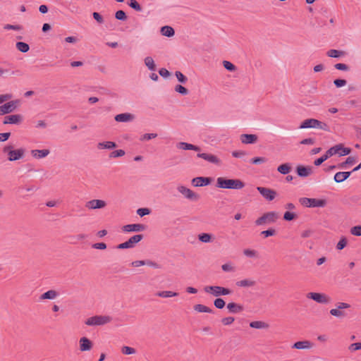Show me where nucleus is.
Returning <instances> with one entry per match:
<instances>
[{"label":"nucleus","mask_w":361,"mask_h":361,"mask_svg":"<svg viewBox=\"0 0 361 361\" xmlns=\"http://www.w3.org/2000/svg\"><path fill=\"white\" fill-rule=\"evenodd\" d=\"M3 153L9 161H16L23 159L25 156L26 150L23 147L15 148L11 144L5 145L2 149Z\"/></svg>","instance_id":"1"},{"label":"nucleus","mask_w":361,"mask_h":361,"mask_svg":"<svg viewBox=\"0 0 361 361\" xmlns=\"http://www.w3.org/2000/svg\"><path fill=\"white\" fill-rule=\"evenodd\" d=\"M216 187L221 189L240 190L245 187V183L237 178L230 179L225 177H218Z\"/></svg>","instance_id":"2"},{"label":"nucleus","mask_w":361,"mask_h":361,"mask_svg":"<svg viewBox=\"0 0 361 361\" xmlns=\"http://www.w3.org/2000/svg\"><path fill=\"white\" fill-rule=\"evenodd\" d=\"M300 129L306 128H315L322 130L324 131L329 132L330 128L329 125L325 123L320 121L316 118H307L304 120L300 125Z\"/></svg>","instance_id":"3"},{"label":"nucleus","mask_w":361,"mask_h":361,"mask_svg":"<svg viewBox=\"0 0 361 361\" xmlns=\"http://www.w3.org/2000/svg\"><path fill=\"white\" fill-rule=\"evenodd\" d=\"M203 290L205 293L216 298L232 293L231 289L220 286H205Z\"/></svg>","instance_id":"4"},{"label":"nucleus","mask_w":361,"mask_h":361,"mask_svg":"<svg viewBox=\"0 0 361 361\" xmlns=\"http://www.w3.org/2000/svg\"><path fill=\"white\" fill-rule=\"evenodd\" d=\"M279 219V214L276 212H269L263 214L260 217L257 218L255 224L256 226H262L264 224H273Z\"/></svg>","instance_id":"5"},{"label":"nucleus","mask_w":361,"mask_h":361,"mask_svg":"<svg viewBox=\"0 0 361 361\" xmlns=\"http://www.w3.org/2000/svg\"><path fill=\"white\" fill-rule=\"evenodd\" d=\"M299 202L306 207H324L326 205V200L324 199L301 197Z\"/></svg>","instance_id":"6"},{"label":"nucleus","mask_w":361,"mask_h":361,"mask_svg":"<svg viewBox=\"0 0 361 361\" xmlns=\"http://www.w3.org/2000/svg\"><path fill=\"white\" fill-rule=\"evenodd\" d=\"M111 320V317L109 315H97L88 318L85 321V324L87 326H100L109 324Z\"/></svg>","instance_id":"7"},{"label":"nucleus","mask_w":361,"mask_h":361,"mask_svg":"<svg viewBox=\"0 0 361 361\" xmlns=\"http://www.w3.org/2000/svg\"><path fill=\"white\" fill-rule=\"evenodd\" d=\"M177 190L183 197L190 201L196 202L200 198V195L183 185H178Z\"/></svg>","instance_id":"8"},{"label":"nucleus","mask_w":361,"mask_h":361,"mask_svg":"<svg viewBox=\"0 0 361 361\" xmlns=\"http://www.w3.org/2000/svg\"><path fill=\"white\" fill-rule=\"evenodd\" d=\"M306 296L308 299L322 305L329 304L332 300L329 295L324 293L310 292Z\"/></svg>","instance_id":"9"},{"label":"nucleus","mask_w":361,"mask_h":361,"mask_svg":"<svg viewBox=\"0 0 361 361\" xmlns=\"http://www.w3.org/2000/svg\"><path fill=\"white\" fill-rule=\"evenodd\" d=\"M143 238L142 234H137L131 236L127 241L118 245V249H130L140 243Z\"/></svg>","instance_id":"10"},{"label":"nucleus","mask_w":361,"mask_h":361,"mask_svg":"<svg viewBox=\"0 0 361 361\" xmlns=\"http://www.w3.org/2000/svg\"><path fill=\"white\" fill-rule=\"evenodd\" d=\"M198 152L199 153L197 154L198 158L202 159L204 161L216 166L221 165L222 161L217 155L208 152Z\"/></svg>","instance_id":"11"},{"label":"nucleus","mask_w":361,"mask_h":361,"mask_svg":"<svg viewBox=\"0 0 361 361\" xmlns=\"http://www.w3.org/2000/svg\"><path fill=\"white\" fill-rule=\"evenodd\" d=\"M106 201L99 199H94L85 202V207L89 210L101 209L106 207Z\"/></svg>","instance_id":"12"},{"label":"nucleus","mask_w":361,"mask_h":361,"mask_svg":"<svg viewBox=\"0 0 361 361\" xmlns=\"http://www.w3.org/2000/svg\"><path fill=\"white\" fill-rule=\"evenodd\" d=\"M30 153L33 159L40 160L47 158L50 154L51 151L48 148L32 149Z\"/></svg>","instance_id":"13"},{"label":"nucleus","mask_w":361,"mask_h":361,"mask_svg":"<svg viewBox=\"0 0 361 361\" xmlns=\"http://www.w3.org/2000/svg\"><path fill=\"white\" fill-rule=\"evenodd\" d=\"M19 104V100H13L1 105L0 106V116L13 111Z\"/></svg>","instance_id":"14"},{"label":"nucleus","mask_w":361,"mask_h":361,"mask_svg":"<svg viewBox=\"0 0 361 361\" xmlns=\"http://www.w3.org/2000/svg\"><path fill=\"white\" fill-rule=\"evenodd\" d=\"M147 226L142 224H132L122 226L121 230L124 233L142 232L145 231Z\"/></svg>","instance_id":"15"},{"label":"nucleus","mask_w":361,"mask_h":361,"mask_svg":"<svg viewBox=\"0 0 361 361\" xmlns=\"http://www.w3.org/2000/svg\"><path fill=\"white\" fill-rule=\"evenodd\" d=\"M257 190L262 197L268 201H272L277 195V192L274 190L268 188L257 187Z\"/></svg>","instance_id":"16"},{"label":"nucleus","mask_w":361,"mask_h":361,"mask_svg":"<svg viewBox=\"0 0 361 361\" xmlns=\"http://www.w3.org/2000/svg\"><path fill=\"white\" fill-rule=\"evenodd\" d=\"M296 172L300 177L306 178L313 173V167L311 166L298 165L296 167Z\"/></svg>","instance_id":"17"},{"label":"nucleus","mask_w":361,"mask_h":361,"mask_svg":"<svg viewBox=\"0 0 361 361\" xmlns=\"http://www.w3.org/2000/svg\"><path fill=\"white\" fill-rule=\"evenodd\" d=\"M93 347L92 342L87 337H82L79 340V350L81 352L90 351Z\"/></svg>","instance_id":"18"},{"label":"nucleus","mask_w":361,"mask_h":361,"mask_svg":"<svg viewBox=\"0 0 361 361\" xmlns=\"http://www.w3.org/2000/svg\"><path fill=\"white\" fill-rule=\"evenodd\" d=\"M212 179L208 177H196L192 180V184L195 187H202L211 183Z\"/></svg>","instance_id":"19"},{"label":"nucleus","mask_w":361,"mask_h":361,"mask_svg":"<svg viewBox=\"0 0 361 361\" xmlns=\"http://www.w3.org/2000/svg\"><path fill=\"white\" fill-rule=\"evenodd\" d=\"M23 121V116L20 114H13L4 118V124H20Z\"/></svg>","instance_id":"20"},{"label":"nucleus","mask_w":361,"mask_h":361,"mask_svg":"<svg viewBox=\"0 0 361 361\" xmlns=\"http://www.w3.org/2000/svg\"><path fill=\"white\" fill-rule=\"evenodd\" d=\"M240 140L243 144H254L258 140V137L255 134H242L240 136Z\"/></svg>","instance_id":"21"},{"label":"nucleus","mask_w":361,"mask_h":361,"mask_svg":"<svg viewBox=\"0 0 361 361\" xmlns=\"http://www.w3.org/2000/svg\"><path fill=\"white\" fill-rule=\"evenodd\" d=\"M114 119L117 122L126 123L131 122L135 119V116L130 113H123L117 114Z\"/></svg>","instance_id":"22"},{"label":"nucleus","mask_w":361,"mask_h":361,"mask_svg":"<svg viewBox=\"0 0 361 361\" xmlns=\"http://www.w3.org/2000/svg\"><path fill=\"white\" fill-rule=\"evenodd\" d=\"M314 344L311 341L305 340L295 342L292 348L298 350H307L312 348Z\"/></svg>","instance_id":"23"},{"label":"nucleus","mask_w":361,"mask_h":361,"mask_svg":"<svg viewBox=\"0 0 361 361\" xmlns=\"http://www.w3.org/2000/svg\"><path fill=\"white\" fill-rule=\"evenodd\" d=\"M176 147L178 149L182 150H194L196 152H200V147L185 142H180L177 143Z\"/></svg>","instance_id":"24"},{"label":"nucleus","mask_w":361,"mask_h":361,"mask_svg":"<svg viewBox=\"0 0 361 361\" xmlns=\"http://www.w3.org/2000/svg\"><path fill=\"white\" fill-rule=\"evenodd\" d=\"M256 285V281L252 279H244L236 282V286L240 288H251Z\"/></svg>","instance_id":"25"},{"label":"nucleus","mask_w":361,"mask_h":361,"mask_svg":"<svg viewBox=\"0 0 361 361\" xmlns=\"http://www.w3.org/2000/svg\"><path fill=\"white\" fill-rule=\"evenodd\" d=\"M116 143L112 141L99 142L97 145L98 149H112L116 147Z\"/></svg>","instance_id":"26"},{"label":"nucleus","mask_w":361,"mask_h":361,"mask_svg":"<svg viewBox=\"0 0 361 361\" xmlns=\"http://www.w3.org/2000/svg\"><path fill=\"white\" fill-rule=\"evenodd\" d=\"M351 172L350 171H345V172H338L334 175V180L335 182L339 183H342L346 179L349 178L350 176Z\"/></svg>","instance_id":"27"},{"label":"nucleus","mask_w":361,"mask_h":361,"mask_svg":"<svg viewBox=\"0 0 361 361\" xmlns=\"http://www.w3.org/2000/svg\"><path fill=\"white\" fill-rule=\"evenodd\" d=\"M59 295V293L55 290H49L43 294H42L39 297L41 300H54Z\"/></svg>","instance_id":"28"},{"label":"nucleus","mask_w":361,"mask_h":361,"mask_svg":"<svg viewBox=\"0 0 361 361\" xmlns=\"http://www.w3.org/2000/svg\"><path fill=\"white\" fill-rule=\"evenodd\" d=\"M337 154L339 156L348 155L351 152V149L345 147L343 144H338L334 145Z\"/></svg>","instance_id":"29"},{"label":"nucleus","mask_w":361,"mask_h":361,"mask_svg":"<svg viewBox=\"0 0 361 361\" xmlns=\"http://www.w3.org/2000/svg\"><path fill=\"white\" fill-rule=\"evenodd\" d=\"M226 307L228 311L231 313H238L243 310V307L241 305L233 302L228 303Z\"/></svg>","instance_id":"30"},{"label":"nucleus","mask_w":361,"mask_h":361,"mask_svg":"<svg viewBox=\"0 0 361 361\" xmlns=\"http://www.w3.org/2000/svg\"><path fill=\"white\" fill-rule=\"evenodd\" d=\"M144 265H148V266H150V267H155L157 268V265L156 263L152 262V261H144V260H136V261H134L131 263V266L133 267H142V266H144Z\"/></svg>","instance_id":"31"},{"label":"nucleus","mask_w":361,"mask_h":361,"mask_svg":"<svg viewBox=\"0 0 361 361\" xmlns=\"http://www.w3.org/2000/svg\"><path fill=\"white\" fill-rule=\"evenodd\" d=\"M250 326L253 329H266L269 328V324L262 321H254L250 323Z\"/></svg>","instance_id":"32"},{"label":"nucleus","mask_w":361,"mask_h":361,"mask_svg":"<svg viewBox=\"0 0 361 361\" xmlns=\"http://www.w3.org/2000/svg\"><path fill=\"white\" fill-rule=\"evenodd\" d=\"M144 63L149 71H154L156 70V64L152 57L146 56L144 59Z\"/></svg>","instance_id":"33"},{"label":"nucleus","mask_w":361,"mask_h":361,"mask_svg":"<svg viewBox=\"0 0 361 361\" xmlns=\"http://www.w3.org/2000/svg\"><path fill=\"white\" fill-rule=\"evenodd\" d=\"M160 32L162 35L168 37H171L175 34V31H174L173 28L172 27L168 26V25L163 26L161 28Z\"/></svg>","instance_id":"34"},{"label":"nucleus","mask_w":361,"mask_h":361,"mask_svg":"<svg viewBox=\"0 0 361 361\" xmlns=\"http://www.w3.org/2000/svg\"><path fill=\"white\" fill-rule=\"evenodd\" d=\"M158 297L162 298H172V297H176L178 295V293L176 292H173L171 290H163L157 292L156 294Z\"/></svg>","instance_id":"35"},{"label":"nucleus","mask_w":361,"mask_h":361,"mask_svg":"<svg viewBox=\"0 0 361 361\" xmlns=\"http://www.w3.org/2000/svg\"><path fill=\"white\" fill-rule=\"evenodd\" d=\"M193 308L197 312L212 313L213 312L211 308L202 304H197L194 305Z\"/></svg>","instance_id":"36"},{"label":"nucleus","mask_w":361,"mask_h":361,"mask_svg":"<svg viewBox=\"0 0 361 361\" xmlns=\"http://www.w3.org/2000/svg\"><path fill=\"white\" fill-rule=\"evenodd\" d=\"M243 255L247 257L256 259L259 257L257 251L253 249L246 248L243 250Z\"/></svg>","instance_id":"37"},{"label":"nucleus","mask_w":361,"mask_h":361,"mask_svg":"<svg viewBox=\"0 0 361 361\" xmlns=\"http://www.w3.org/2000/svg\"><path fill=\"white\" fill-rule=\"evenodd\" d=\"M221 269L224 272L232 273L235 272L236 267L231 262H226L221 265Z\"/></svg>","instance_id":"38"},{"label":"nucleus","mask_w":361,"mask_h":361,"mask_svg":"<svg viewBox=\"0 0 361 361\" xmlns=\"http://www.w3.org/2000/svg\"><path fill=\"white\" fill-rule=\"evenodd\" d=\"M198 239L202 243H208L212 241V235L207 233H202L198 235Z\"/></svg>","instance_id":"39"},{"label":"nucleus","mask_w":361,"mask_h":361,"mask_svg":"<svg viewBox=\"0 0 361 361\" xmlns=\"http://www.w3.org/2000/svg\"><path fill=\"white\" fill-rule=\"evenodd\" d=\"M277 171L283 175L288 174L291 171V167L289 164H283L278 166Z\"/></svg>","instance_id":"40"},{"label":"nucleus","mask_w":361,"mask_h":361,"mask_svg":"<svg viewBox=\"0 0 361 361\" xmlns=\"http://www.w3.org/2000/svg\"><path fill=\"white\" fill-rule=\"evenodd\" d=\"M356 159L355 157H348L345 161L341 163L338 165V169H345L347 167V165H353L355 163Z\"/></svg>","instance_id":"41"},{"label":"nucleus","mask_w":361,"mask_h":361,"mask_svg":"<svg viewBox=\"0 0 361 361\" xmlns=\"http://www.w3.org/2000/svg\"><path fill=\"white\" fill-rule=\"evenodd\" d=\"M16 49L22 52V53H26L29 51L30 49V47L29 45L25 43V42H18L16 44Z\"/></svg>","instance_id":"42"},{"label":"nucleus","mask_w":361,"mask_h":361,"mask_svg":"<svg viewBox=\"0 0 361 361\" xmlns=\"http://www.w3.org/2000/svg\"><path fill=\"white\" fill-rule=\"evenodd\" d=\"M326 55L331 58H339L344 55V52L336 49H329L326 52Z\"/></svg>","instance_id":"43"},{"label":"nucleus","mask_w":361,"mask_h":361,"mask_svg":"<svg viewBox=\"0 0 361 361\" xmlns=\"http://www.w3.org/2000/svg\"><path fill=\"white\" fill-rule=\"evenodd\" d=\"M329 313L331 316L338 318L345 317V313L338 307L330 310Z\"/></svg>","instance_id":"44"},{"label":"nucleus","mask_w":361,"mask_h":361,"mask_svg":"<svg viewBox=\"0 0 361 361\" xmlns=\"http://www.w3.org/2000/svg\"><path fill=\"white\" fill-rule=\"evenodd\" d=\"M121 353L123 354V355H133V354H135L136 353V350L135 348H132V347H129V346H123L121 348Z\"/></svg>","instance_id":"45"},{"label":"nucleus","mask_w":361,"mask_h":361,"mask_svg":"<svg viewBox=\"0 0 361 361\" xmlns=\"http://www.w3.org/2000/svg\"><path fill=\"white\" fill-rule=\"evenodd\" d=\"M174 90L182 95H187L188 94V89L182 86L181 85H176L174 87Z\"/></svg>","instance_id":"46"},{"label":"nucleus","mask_w":361,"mask_h":361,"mask_svg":"<svg viewBox=\"0 0 361 361\" xmlns=\"http://www.w3.org/2000/svg\"><path fill=\"white\" fill-rule=\"evenodd\" d=\"M125 154H126V152L124 150L117 149V150L113 151L112 152L110 153L109 158L121 157H123L125 155Z\"/></svg>","instance_id":"47"},{"label":"nucleus","mask_w":361,"mask_h":361,"mask_svg":"<svg viewBox=\"0 0 361 361\" xmlns=\"http://www.w3.org/2000/svg\"><path fill=\"white\" fill-rule=\"evenodd\" d=\"M3 28L5 30H16V31H20L23 29L22 26L20 25H11V24L4 25Z\"/></svg>","instance_id":"48"},{"label":"nucleus","mask_w":361,"mask_h":361,"mask_svg":"<svg viewBox=\"0 0 361 361\" xmlns=\"http://www.w3.org/2000/svg\"><path fill=\"white\" fill-rule=\"evenodd\" d=\"M297 218V214L293 212H290L289 211H287L283 214V219L286 221H292Z\"/></svg>","instance_id":"49"},{"label":"nucleus","mask_w":361,"mask_h":361,"mask_svg":"<svg viewBox=\"0 0 361 361\" xmlns=\"http://www.w3.org/2000/svg\"><path fill=\"white\" fill-rule=\"evenodd\" d=\"M214 305L217 309H222L224 307L226 302L222 298H217L214 300Z\"/></svg>","instance_id":"50"},{"label":"nucleus","mask_w":361,"mask_h":361,"mask_svg":"<svg viewBox=\"0 0 361 361\" xmlns=\"http://www.w3.org/2000/svg\"><path fill=\"white\" fill-rule=\"evenodd\" d=\"M175 75L178 81L181 83H185L188 80L187 77L184 75L180 71H176Z\"/></svg>","instance_id":"51"},{"label":"nucleus","mask_w":361,"mask_h":361,"mask_svg":"<svg viewBox=\"0 0 361 361\" xmlns=\"http://www.w3.org/2000/svg\"><path fill=\"white\" fill-rule=\"evenodd\" d=\"M128 6L137 11H140L142 10L141 6L135 0H130L128 3Z\"/></svg>","instance_id":"52"},{"label":"nucleus","mask_w":361,"mask_h":361,"mask_svg":"<svg viewBox=\"0 0 361 361\" xmlns=\"http://www.w3.org/2000/svg\"><path fill=\"white\" fill-rule=\"evenodd\" d=\"M350 233L355 236H361V226H355L350 228Z\"/></svg>","instance_id":"53"},{"label":"nucleus","mask_w":361,"mask_h":361,"mask_svg":"<svg viewBox=\"0 0 361 361\" xmlns=\"http://www.w3.org/2000/svg\"><path fill=\"white\" fill-rule=\"evenodd\" d=\"M151 212V210L149 208H139L137 209V214L140 217H142L145 215L149 214Z\"/></svg>","instance_id":"54"},{"label":"nucleus","mask_w":361,"mask_h":361,"mask_svg":"<svg viewBox=\"0 0 361 361\" xmlns=\"http://www.w3.org/2000/svg\"><path fill=\"white\" fill-rule=\"evenodd\" d=\"M347 245V239L345 237H342L336 245V248L339 250L343 249Z\"/></svg>","instance_id":"55"},{"label":"nucleus","mask_w":361,"mask_h":361,"mask_svg":"<svg viewBox=\"0 0 361 361\" xmlns=\"http://www.w3.org/2000/svg\"><path fill=\"white\" fill-rule=\"evenodd\" d=\"M115 17L116 19L120 20H126L127 19L126 13L122 10H119V11H116V14H115Z\"/></svg>","instance_id":"56"},{"label":"nucleus","mask_w":361,"mask_h":361,"mask_svg":"<svg viewBox=\"0 0 361 361\" xmlns=\"http://www.w3.org/2000/svg\"><path fill=\"white\" fill-rule=\"evenodd\" d=\"M223 66L226 70L229 71H234L236 69L235 66L232 63L228 61H223Z\"/></svg>","instance_id":"57"},{"label":"nucleus","mask_w":361,"mask_h":361,"mask_svg":"<svg viewBox=\"0 0 361 361\" xmlns=\"http://www.w3.org/2000/svg\"><path fill=\"white\" fill-rule=\"evenodd\" d=\"M267 159L265 157H255L251 159V163L253 164H259L267 162Z\"/></svg>","instance_id":"58"},{"label":"nucleus","mask_w":361,"mask_h":361,"mask_svg":"<svg viewBox=\"0 0 361 361\" xmlns=\"http://www.w3.org/2000/svg\"><path fill=\"white\" fill-rule=\"evenodd\" d=\"M328 158H329V156L326 154V152L322 155L319 159H316L314 162L315 166H319L321 165L324 161H326Z\"/></svg>","instance_id":"59"},{"label":"nucleus","mask_w":361,"mask_h":361,"mask_svg":"<svg viewBox=\"0 0 361 361\" xmlns=\"http://www.w3.org/2000/svg\"><path fill=\"white\" fill-rule=\"evenodd\" d=\"M276 234V231L273 228L268 229L267 231H263L261 232V235L264 238H268L269 236H273Z\"/></svg>","instance_id":"60"},{"label":"nucleus","mask_w":361,"mask_h":361,"mask_svg":"<svg viewBox=\"0 0 361 361\" xmlns=\"http://www.w3.org/2000/svg\"><path fill=\"white\" fill-rule=\"evenodd\" d=\"M348 350L350 351H356V350H361V342L359 343H354L349 345Z\"/></svg>","instance_id":"61"},{"label":"nucleus","mask_w":361,"mask_h":361,"mask_svg":"<svg viewBox=\"0 0 361 361\" xmlns=\"http://www.w3.org/2000/svg\"><path fill=\"white\" fill-rule=\"evenodd\" d=\"M247 155L246 152L243 150H237L232 152V156L235 158H243Z\"/></svg>","instance_id":"62"},{"label":"nucleus","mask_w":361,"mask_h":361,"mask_svg":"<svg viewBox=\"0 0 361 361\" xmlns=\"http://www.w3.org/2000/svg\"><path fill=\"white\" fill-rule=\"evenodd\" d=\"M334 84L336 87H342L346 85L347 81L344 79H336L334 81Z\"/></svg>","instance_id":"63"},{"label":"nucleus","mask_w":361,"mask_h":361,"mask_svg":"<svg viewBox=\"0 0 361 361\" xmlns=\"http://www.w3.org/2000/svg\"><path fill=\"white\" fill-rule=\"evenodd\" d=\"M234 320H235L234 317H224L221 319V323L225 326H228V325H231L234 322Z\"/></svg>","instance_id":"64"}]
</instances>
